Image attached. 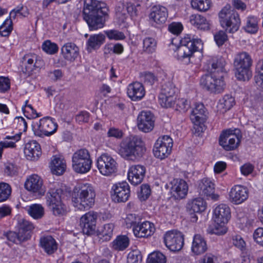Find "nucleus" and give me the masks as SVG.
I'll return each mask as SVG.
<instances>
[{
	"mask_svg": "<svg viewBox=\"0 0 263 263\" xmlns=\"http://www.w3.org/2000/svg\"><path fill=\"white\" fill-rule=\"evenodd\" d=\"M32 128L34 134L37 136H49L57 131L58 124L51 118L47 117L34 123L32 125Z\"/></svg>",
	"mask_w": 263,
	"mask_h": 263,
	"instance_id": "nucleus-10",
	"label": "nucleus"
},
{
	"mask_svg": "<svg viewBox=\"0 0 263 263\" xmlns=\"http://www.w3.org/2000/svg\"><path fill=\"white\" fill-rule=\"evenodd\" d=\"M141 78L144 81L145 83L149 85H152L156 81L155 76L151 72H144L141 74Z\"/></svg>",
	"mask_w": 263,
	"mask_h": 263,
	"instance_id": "nucleus-58",
	"label": "nucleus"
},
{
	"mask_svg": "<svg viewBox=\"0 0 263 263\" xmlns=\"http://www.w3.org/2000/svg\"><path fill=\"white\" fill-rule=\"evenodd\" d=\"M18 232L21 239L27 240L31 237V233L34 229L32 223L21 218L18 222Z\"/></svg>",
	"mask_w": 263,
	"mask_h": 263,
	"instance_id": "nucleus-33",
	"label": "nucleus"
},
{
	"mask_svg": "<svg viewBox=\"0 0 263 263\" xmlns=\"http://www.w3.org/2000/svg\"><path fill=\"white\" fill-rule=\"evenodd\" d=\"M142 260V257L140 252L135 250L128 253L126 263H141Z\"/></svg>",
	"mask_w": 263,
	"mask_h": 263,
	"instance_id": "nucleus-50",
	"label": "nucleus"
},
{
	"mask_svg": "<svg viewBox=\"0 0 263 263\" xmlns=\"http://www.w3.org/2000/svg\"><path fill=\"white\" fill-rule=\"evenodd\" d=\"M156 46L157 42L152 37H146L143 41V51L146 53H151L154 52Z\"/></svg>",
	"mask_w": 263,
	"mask_h": 263,
	"instance_id": "nucleus-45",
	"label": "nucleus"
},
{
	"mask_svg": "<svg viewBox=\"0 0 263 263\" xmlns=\"http://www.w3.org/2000/svg\"><path fill=\"white\" fill-rule=\"evenodd\" d=\"M11 193L10 186L6 183H0V202L6 201Z\"/></svg>",
	"mask_w": 263,
	"mask_h": 263,
	"instance_id": "nucleus-47",
	"label": "nucleus"
},
{
	"mask_svg": "<svg viewBox=\"0 0 263 263\" xmlns=\"http://www.w3.org/2000/svg\"><path fill=\"white\" fill-rule=\"evenodd\" d=\"M234 104V98L231 95H227L220 100L218 107L220 109H222V112H224L230 109Z\"/></svg>",
	"mask_w": 263,
	"mask_h": 263,
	"instance_id": "nucleus-39",
	"label": "nucleus"
},
{
	"mask_svg": "<svg viewBox=\"0 0 263 263\" xmlns=\"http://www.w3.org/2000/svg\"><path fill=\"white\" fill-rule=\"evenodd\" d=\"M164 242L166 247L171 251H180L184 245V235L177 230L166 232L163 236Z\"/></svg>",
	"mask_w": 263,
	"mask_h": 263,
	"instance_id": "nucleus-13",
	"label": "nucleus"
},
{
	"mask_svg": "<svg viewBox=\"0 0 263 263\" xmlns=\"http://www.w3.org/2000/svg\"><path fill=\"white\" fill-rule=\"evenodd\" d=\"M92 160L89 152L86 149L76 151L72 157V166L78 173L84 174L88 172L91 167Z\"/></svg>",
	"mask_w": 263,
	"mask_h": 263,
	"instance_id": "nucleus-8",
	"label": "nucleus"
},
{
	"mask_svg": "<svg viewBox=\"0 0 263 263\" xmlns=\"http://www.w3.org/2000/svg\"><path fill=\"white\" fill-rule=\"evenodd\" d=\"M144 143L138 136L124 139L120 144L119 154L124 158L141 157L145 152Z\"/></svg>",
	"mask_w": 263,
	"mask_h": 263,
	"instance_id": "nucleus-3",
	"label": "nucleus"
},
{
	"mask_svg": "<svg viewBox=\"0 0 263 263\" xmlns=\"http://www.w3.org/2000/svg\"><path fill=\"white\" fill-rule=\"evenodd\" d=\"M168 30L174 34H179L183 29L182 24L180 23L173 22L169 25Z\"/></svg>",
	"mask_w": 263,
	"mask_h": 263,
	"instance_id": "nucleus-59",
	"label": "nucleus"
},
{
	"mask_svg": "<svg viewBox=\"0 0 263 263\" xmlns=\"http://www.w3.org/2000/svg\"><path fill=\"white\" fill-rule=\"evenodd\" d=\"M173 142L168 136L159 137L155 143L153 153L155 156L160 159L167 157L172 151Z\"/></svg>",
	"mask_w": 263,
	"mask_h": 263,
	"instance_id": "nucleus-14",
	"label": "nucleus"
},
{
	"mask_svg": "<svg viewBox=\"0 0 263 263\" xmlns=\"http://www.w3.org/2000/svg\"><path fill=\"white\" fill-rule=\"evenodd\" d=\"M252 64L251 56L246 52H242L236 54L234 66L236 70L235 75L239 80L249 81L252 77V73L250 67Z\"/></svg>",
	"mask_w": 263,
	"mask_h": 263,
	"instance_id": "nucleus-5",
	"label": "nucleus"
},
{
	"mask_svg": "<svg viewBox=\"0 0 263 263\" xmlns=\"http://www.w3.org/2000/svg\"><path fill=\"white\" fill-rule=\"evenodd\" d=\"M129 243V238L126 236H119L112 242V247L116 250L123 251L128 247Z\"/></svg>",
	"mask_w": 263,
	"mask_h": 263,
	"instance_id": "nucleus-40",
	"label": "nucleus"
},
{
	"mask_svg": "<svg viewBox=\"0 0 263 263\" xmlns=\"http://www.w3.org/2000/svg\"><path fill=\"white\" fill-rule=\"evenodd\" d=\"M42 48L45 52L50 54H54L58 51V45L49 40L45 41L42 44Z\"/></svg>",
	"mask_w": 263,
	"mask_h": 263,
	"instance_id": "nucleus-48",
	"label": "nucleus"
},
{
	"mask_svg": "<svg viewBox=\"0 0 263 263\" xmlns=\"http://www.w3.org/2000/svg\"><path fill=\"white\" fill-rule=\"evenodd\" d=\"M205 202L202 198L195 199L187 204V209L191 212L201 213L205 210Z\"/></svg>",
	"mask_w": 263,
	"mask_h": 263,
	"instance_id": "nucleus-38",
	"label": "nucleus"
},
{
	"mask_svg": "<svg viewBox=\"0 0 263 263\" xmlns=\"http://www.w3.org/2000/svg\"><path fill=\"white\" fill-rule=\"evenodd\" d=\"M171 193L176 199L183 198L188 191L186 182L182 179H174L172 182Z\"/></svg>",
	"mask_w": 263,
	"mask_h": 263,
	"instance_id": "nucleus-29",
	"label": "nucleus"
},
{
	"mask_svg": "<svg viewBox=\"0 0 263 263\" xmlns=\"http://www.w3.org/2000/svg\"><path fill=\"white\" fill-rule=\"evenodd\" d=\"M137 126L140 130L144 133L152 130L154 127L153 114L149 111L141 112L137 118Z\"/></svg>",
	"mask_w": 263,
	"mask_h": 263,
	"instance_id": "nucleus-23",
	"label": "nucleus"
},
{
	"mask_svg": "<svg viewBox=\"0 0 263 263\" xmlns=\"http://www.w3.org/2000/svg\"><path fill=\"white\" fill-rule=\"evenodd\" d=\"M140 221V218L135 214H129L125 219V222L127 227H134Z\"/></svg>",
	"mask_w": 263,
	"mask_h": 263,
	"instance_id": "nucleus-53",
	"label": "nucleus"
},
{
	"mask_svg": "<svg viewBox=\"0 0 263 263\" xmlns=\"http://www.w3.org/2000/svg\"><path fill=\"white\" fill-rule=\"evenodd\" d=\"M28 213L34 219H38L43 216L44 209L41 204H33L29 207Z\"/></svg>",
	"mask_w": 263,
	"mask_h": 263,
	"instance_id": "nucleus-42",
	"label": "nucleus"
},
{
	"mask_svg": "<svg viewBox=\"0 0 263 263\" xmlns=\"http://www.w3.org/2000/svg\"><path fill=\"white\" fill-rule=\"evenodd\" d=\"M145 168L141 165H134L130 166L128 172V179L134 185L141 183L145 174Z\"/></svg>",
	"mask_w": 263,
	"mask_h": 263,
	"instance_id": "nucleus-25",
	"label": "nucleus"
},
{
	"mask_svg": "<svg viewBox=\"0 0 263 263\" xmlns=\"http://www.w3.org/2000/svg\"><path fill=\"white\" fill-rule=\"evenodd\" d=\"M248 197V189L240 185H234L229 193L230 200L236 204L242 203Z\"/></svg>",
	"mask_w": 263,
	"mask_h": 263,
	"instance_id": "nucleus-24",
	"label": "nucleus"
},
{
	"mask_svg": "<svg viewBox=\"0 0 263 263\" xmlns=\"http://www.w3.org/2000/svg\"><path fill=\"white\" fill-rule=\"evenodd\" d=\"M200 84L203 88L214 93L222 92L225 86L223 75L217 76L215 71L203 76L201 78Z\"/></svg>",
	"mask_w": 263,
	"mask_h": 263,
	"instance_id": "nucleus-9",
	"label": "nucleus"
},
{
	"mask_svg": "<svg viewBox=\"0 0 263 263\" xmlns=\"http://www.w3.org/2000/svg\"><path fill=\"white\" fill-rule=\"evenodd\" d=\"M208 112L203 104L200 103L196 105L193 109L191 119L192 122L197 127L196 128L198 132H202L204 129V123L207 120Z\"/></svg>",
	"mask_w": 263,
	"mask_h": 263,
	"instance_id": "nucleus-18",
	"label": "nucleus"
},
{
	"mask_svg": "<svg viewBox=\"0 0 263 263\" xmlns=\"http://www.w3.org/2000/svg\"><path fill=\"white\" fill-rule=\"evenodd\" d=\"M231 217L230 208L226 204H221L214 210L213 218L215 223L214 228L211 233L217 235L224 234L227 232L226 224Z\"/></svg>",
	"mask_w": 263,
	"mask_h": 263,
	"instance_id": "nucleus-6",
	"label": "nucleus"
},
{
	"mask_svg": "<svg viewBox=\"0 0 263 263\" xmlns=\"http://www.w3.org/2000/svg\"><path fill=\"white\" fill-rule=\"evenodd\" d=\"M105 34H106L107 36L110 40H123L125 37L123 32L116 30H110L106 31H105Z\"/></svg>",
	"mask_w": 263,
	"mask_h": 263,
	"instance_id": "nucleus-55",
	"label": "nucleus"
},
{
	"mask_svg": "<svg viewBox=\"0 0 263 263\" xmlns=\"http://www.w3.org/2000/svg\"><path fill=\"white\" fill-rule=\"evenodd\" d=\"M7 236L8 240L14 243L22 242L26 241V240H23L21 239L20 236V233L18 231V233L10 232L7 234Z\"/></svg>",
	"mask_w": 263,
	"mask_h": 263,
	"instance_id": "nucleus-62",
	"label": "nucleus"
},
{
	"mask_svg": "<svg viewBox=\"0 0 263 263\" xmlns=\"http://www.w3.org/2000/svg\"><path fill=\"white\" fill-rule=\"evenodd\" d=\"M168 12L167 9L160 5L153 6L149 14V20L152 25L155 27L164 24L167 19Z\"/></svg>",
	"mask_w": 263,
	"mask_h": 263,
	"instance_id": "nucleus-21",
	"label": "nucleus"
},
{
	"mask_svg": "<svg viewBox=\"0 0 263 263\" xmlns=\"http://www.w3.org/2000/svg\"><path fill=\"white\" fill-rule=\"evenodd\" d=\"M226 65V61L222 58L218 59L216 62H213L212 64V69H214L213 71H215V73H222L225 71L224 66Z\"/></svg>",
	"mask_w": 263,
	"mask_h": 263,
	"instance_id": "nucleus-54",
	"label": "nucleus"
},
{
	"mask_svg": "<svg viewBox=\"0 0 263 263\" xmlns=\"http://www.w3.org/2000/svg\"><path fill=\"white\" fill-rule=\"evenodd\" d=\"M22 63L24 66L23 71L26 74H31L38 71L44 65L43 60L35 54L29 53L23 58Z\"/></svg>",
	"mask_w": 263,
	"mask_h": 263,
	"instance_id": "nucleus-16",
	"label": "nucleus"
},
{
	"mask_svg": "<svg viewBox=\"0 0 263 263\" xmlns=\"http://www.w3.org/2000/svg\"><path fill=\"white\" fill-rule=\"evenodd\" d=\"M66 162L63 159L57 156H53L50 163L52 173L57 175L63 174L66 170Z\"/></svg>",
	"mask_w": 263,
	"mask_h": 263,
	"instance_id": "nucleus-35",
	"label": "nucleus"
},
{
	"mask_svg": "<svg viewBox=\"0 0 263 263\" xmlns=\"http://www.w3.org/2000/svg\"><path fill=\"white\" fill-rule=\"evenodd\" d=\"M12 30V20L10 18H7L0 26V34L3 36H7L9 35Z\"/></svg>",
	"mask_w": 263,
	"mask_h": 263,
	"instance_id": "nucleus-49",
	"label": "nucleus"
},
{
	"mask_svg": "<svg viewBox=\"0 0 263 263\" xmlns=\"http://www.w3.org/2000/svg\"><path fill=\"white\" fill-rule=\"evenodd\" d=\"M199 193L202 196L210 197L214 200H217L219 195L214 194V184L208 178H203L199 184Z\"/></svg>",
	"mask_w": 263,
	"mask_h": 263,
	"instance_id": "nucleus-27",
	"label": "nucleus"
},
{
	"mask_svg": "<svg viewBox=\"0 0 263 263\" xmlns=\"http://www.w3.org/2000/svg\"><path fill=\"white\" fill-rule=\"evenodd\" d=\"M25 187L36 196H43L46 192L43 179L36 174L32 175L27 179L25 183Z\"/></svg>",
	"mask_w": 263,
	"mask_h": 263,
	"instance_id": "nucleus-17",
	"label": "nucleus"
},
{
	"mask_svg": "<svg viewBox=\"0 0 263 263\" xmlns=\"http://www.w3.org/2000/svg\"><path fill=\"white\" fill-rule=\"evenodd\" d=\"M243 29L249 33L254 34L256 33L258 29L257 18L254 16L247 17Z\"/></svg>",
	"mask_w": 263,
	"mask_h": 263,
	"instance_id": "nucleus-41",
	"label": "nucleus"
},
{
	"mask_svg": "<svg viewBox=\"0 0 263 263\" xmlns=\"http://www.w3.org/2000/svg\"><path fill=\"white\" fill-rule=\"evenodd\" d=\"M133 230L137 237H147L154 233L155 228L153 223L145 221L139 223L133 227Z\"/></svg>",
	"mask_w": 263,
	"mask_h": 263,
	"instance_id": "nucleus-26",
	"label": "nucleus"
},
{
	"mask_svg": "<svg viewBox=\"0 0 263 263\" xmlns=\"http://www.w3.org/2000/svg\"><path fill=\"white\" fill-rule=\"evenodd\" d=\"M219 142L225 150L232 151L238 147L240 138L236 133H233V130L229 129L222 132Z\"/></svg>",
	"mask_w": 263,
	"mask_h": 263,
	"instance_id": "nucleus-19",
	"label": "nucleus"
},
{
	"mask_svg": "<svg viewBox=\"0 0 263 263\" xmlns=\"http://www.w3.org/2000/svg\"><path fill=\"white\" fill-rule=\"evenodd\" d=\"M96 192L94 188L88 183L79 185L74 190L72 201L74 207L80 210L89 209L95 203Z\"/></svg>",
	"mask_w": 263,
	"mask_h": 263,
	"instance_id": "nucleus-2",
	"label": "nucleus"
},
{
	"mask_svg": "<svg viewBox=\"0 0 263 263\" xmlns=\"http://www.w3.org/2000/svg\"><path fill=\"white\" fill-rule=\"evenodd\" d=\"M112 190V200L116 202H124L126 201L130 196V189L126 182H120L113 185Z\"/></svg>",
	"mask_w": 263,
	"mask_h": 263,
	"instance_id": "nucleus-20",
	"label": "nucleus"
},
{
	"mask_svg": "<svg viewBox=\"0 0 263 263\" xmlns=\"http://www.w3.org/2000/svg\"><path fill=\"white\" fill-rule=\"evenodd\" d=\"M190 22L196 28L201 30H208L210 28V24L205 17L198 14H192L190 16Z\"/></svg>",
	"mask_w": 263,
	"mask_h": 263,
	"instance_id": "nucleus-37",
	"label": "nucleus"
},
{
	"mask_svg": "<svg viewBox=\"0 0 263 263\" xmlns=\"http://www.w3.org/2000/svg\"><path fill=\"white\" fill-rule=\"evenodd\" d=\"M89 118V113L86 111H83L76 116V120L79 123H84L88 121Z\"/></svg>",
	"mask_w": 263,
	"mask_h": 263,
	"instance_id": "nucleus-63",
	"label": "nucleus"
},
{
	"mask_svg": "<svg viewBox=\"0 0 263 263\" xmlns=\"http://www.w3.org/2000/svg\"><path fill=\"white\" fill-rule=\"evenodd\" d=\"M97 215L93 211H90L82 216L80 219V226L84 234H92L96 229Z\"/></svg>",
	"mask_w": 263,
	"mask_h": 263,
	"instance_id": "nucleus-22",
	"label": "nucleus"
},
{
	"mask_svg": "<svg viewBox=\"0 0 263 263\" xmlns=\"http://www.w3.org/2000/svg\"><path fill=\"white\" fill-rule=\"evenodd\" d=\"M105 37L102 33L90 35L87 42V49L89 52L100 48L105 41Z\"/></svg>",
	"mask_w": 263,
	"mask_h": 263,
	"instance_id": "nucleus-36",
	"label": "nucleus"
},
{
	"mask_svg": "<svg viewBox=\"0 0 263 263\" xmlns=\"http://www.w3.org/2000/svg\"><path fill=\"white\" fill-rule=\"evenodd\" d=\"M166 259L164 255L159 251L151 253L147 258V263H166Z\"/></svg>",
	"mask_w": 263,
	"mask_h": 263,
	"instance_id": "nucleus-46",
	"label": "nucleus"
},
{
	"mask_svg": "<svg viewBox=\"0 0 263 263\" xmlns=\"http://www.w3.org/2000/svg\"><path fill=\"white\" fill-rule=\"evenodd\" d=\"M127 93L133 101H136L140 100L144 97L145 91L142 83L135 82L128 86Z\"/></svg>",
	"mask_w": 263,
	"mask_h": 263,
	"instance_id": "nucleus-30",
	"label": "nucleus"
},
{
	"mask_svg": "<svg viewBox=\"0 0 263 263\" xmlns=\"http://www.w3.org/2000/svg\"><path fill=\"white\" fill-rule=\"evenodd\" d=\"M24 154L28 160H37L42 154L40 144L35 140L29 141L25 144Z\"/></svg>",
	"mask_w": 263,
	"mask_h": 263,
	"instance_id": "nucleus-28",
	"label": "nucleus"
},
{
	"mask_svg": "<svg viewBox=\"0 0 263 263\" xmlns=\"http://www.w3.org/2000/svg\"><path fill=\"white\" fill-rule=\"evenodd\" d=\"M97 166L100 173L104 176H109L117 172V163L107 154H103L98 157Z\"/></svg>",
	"mask_w": 263,
	"mask_h": 263,
	"instance_id": "nucleus-12",
	"label": "nucleus"
},
{
	"mask_svg": "<svg viewBox=\"0 0 263 263\" xmlns=\"http://www.w3.org/2000/svg\"><path fill=\"white\" fill-rule=\"evenodd\" d=\"M232 243L236 247L243 250L246 248V242L240 235H235L233 237Z\"/></svg>",
	"mask_w": 263,
	"mask_h": 263,
	"instance_id": "nucleus-57",
	"label": "nucleus"
},
{
	"mask_svg": "<svg viewBox=\"0 0 263 263\" xmlns=\"http://www.w3.org/2000/svg\"><path fill=\"white\" fill-rule=\"evenodd\" d=\"M191 5L194 9L200 11H206L211 6L210 0H192Z\"/></svg>",
	"mask_w": 263,
	"mask_h": 263,
	"instance_id": "nucleus-44",
	"label": "nucleus"
},
{
	"mask_svg": "<svg viewBox=\"0 0 263 263\" xmlns=\"http://www.w3.org/2000/svg\"><path fill=\"white\" fill-rule=\"evenodd\" d=\"M40 245L45 252L48 255L54 253L58 249V244L51 236L43 237L40 239Z\"/></svg>",
	"mask_w": 263,
	"mask_h": 263,
	"instance_id": "nucleus-34",
	"label": "nucleus"
},
{
	"mask_svg": "<svg viewBox=\"0 0 263 263\" xmlns=\"http://www.w3.org/2000/svg\"><path fill=\"white\" fill-rule=\"evenodd\" d=\"M114 227V226L112 223L104 225L99 231V237L105 241L109 240L112 235Z\"/></svg>",
	"mask_w": 263,
	"mask_h": 263,
	"instance_id": "nucleus-43",
	"label": "nucleus"
},
{
	"mask_svg": "<svg viewBox=\"0 0 263 263\" xmlns=\"http://www.w3.org/2000/svg\"><path fill=\"white\" fill-rule=\"evenodd\" d=\"M214 40L217 45L219 47L228 40V36L223 31H219L214 35Z\"/></svg>",
	"mask_w": 263,
	"mask_h": 263,
	"instance_id": "nucleus-56",
	"label": "nucleus"
},
{
	"mask_svg": "<svg viewBox=\"0 0 263 263\" xmlns=\"http://www.w3.org/2000/svg\"><path fill=\"white\" fill-rule=\"evenodd\" d=\"M108 11L104 3L97 0L84 1L83 17L90 30H96L104 27Z\"/></svg>",
	"mask_w": 263,
	"mask_h": 263,
	"instance_id": "nucleus-1",
	"label": "nucleus"
},
{
	"mask_svg": "<svg viewBox=\"0 0 263 263\" xmlns=\"http://www.w3.org/2000/svg\"><path fill=\"white\" fill-rule=\"evenodd\" d=\"M151 194V190L148 184H142L140 191L138 193V197L141 201L146 200Z\"/></svg>",
	"mask_w": 263,
	"mask_h": 263,
	"instance_id": "nucleus-52",
	"label": "nucleus"
},
{
	"mask_svg": "<svg viewBox=\"0 0 263 263\" xmlns=\"http://www.w3.org/2000/svg\"><path fill=\"white\" fill-rule=\"evenodd\" d=\"M253 237L256 242L263 246V228L257 229L253 234Z\"/></svg>",
	"mask_w": 263,
	"mask_h": 263,
	"instance_id": "nucleus-61",
	"label": "nucleus"
},
{
	"mask_svg": "<svg viewBox=\"0 0 263 263\" xmlns=\"http://www.w3.org/2000/svg\"><path fill=\"white\" fill-rule=\"evenodd\" d=\"M61 190L50 189L47 194V204L56 216L62 215L66 212L65 206L61 201Z\"/></svg>",
	"mask_w": 263,
	"mask_h": 263,
	"instance_id": "nucleus-11",
	"label": "nucleus"
},
{
	"mask_svg": "<svg viewBox=\"0 0 263 263\" xmlns=\"http://www.w3.org/2000/svg\"><path fill=\"white\" fill-rule=\"evenodd\" d=\"M190 108V102L185 99L180 98L177 101L176 110L184 113Z\"/></svg>",
	"mask_w": 263,
	"mask_h": 263,
	"instance_id": "nucleus-51",
	"label": "nucleus"
},
{
	"mask_svg": "<svg viewBox=\"0 0 263 263\" xmlns=\"http://www.w3.org/2000/svg\"><path fill=\"white\" fill-rule=\"evenodd\" d=\"M64 58L69 61L73 62L79 54V47L73 43L65 44L61 48Z\"/></svg>",
	"mask_w": 263,
	"mask_h": 263,
	"instance_id": "nucleus-31",
	"label": "nucleus"
},
{
	"mask_svg": "<svg viewBox=\"0 0 263 263\" xmlns=\"http://www.w3.org/2000/svg\"><path fill=\"white\" fill-rule=\"evenodd\" d=\"M202 47L203 43L200 39H191L187 35L180 41V45L176 50V58L178 60L189 63L193 53L202 49Z\"/></svg>",
	"mask_w": 263,
	"mask_h": 263,
	"instance_id": "nucleus-4",
	"label": "nucleus"
},
{
	"mask_svg": "<svg viewBox=\"0 0 263 263\" xmlns=\"http://www.w3.org/2000/svg\"><path fill=\"white\" fill-rule=\"evenodd\" d=\"M191 249L195 255L204 253L208 249L205 239L199 234L195 235L193 238Z\"/></svg>",
	"mask_w": 263,
	"mask_h": 263,
	"instance_id": "nucleus-32",
	"label": "nucleus"
},
{
	"mask_svg": "<svg viewBox=\"0 0 263 263\" xmlns=\"http://www.w3.org/2000/svg\"><path fill=\"white\" fill-rule=\"evenodd\" d=\"M23 110L24 113H29L30 114V118H36L41 116V115L37 113L31 105L26 104L24 108H23Z\"/></svg>",
	"mask_w": 263,
	"mask_h": 263,
	"instance_id": "nucleus-64",
	"label": "nucleus"
},
{
	"mask_svg": "<svg viewBox=\"0 0 263 263\" xmlns=\"http://www.w3.org/2000/svg\"><path fill=\"white\" fill-rule=\"evenodd\" d=\"M107 135L108 137H113L117 139H120L123 136V132L119 128L111 127L107 132Z\"/></svg>",
	"mask_w": 263,
	"mask_h": 263,
	"instance_id": "nucleus-60",
	"label": "nucleus"
},
{
	"mask_svg": "<svg viewBox=\"0 0 263 263\" xmlns=\"http://www.w3.org/2000/svg\"><path fill=\"white\" fill-rule=\"evenodd\" d=\"M177 88L172 83L164 84L159 96V101L161 106L164 108L171 107L175 103Z\"/></svg>",
	"mask_w": 263,
	"mask_h": 263,
	"instance_id": "nucleus-15",
	"label": "nucleus"
},
{
	"mask_svg": "<svg viewBox=\"0 0 263 263\" xmlns=\"http://www.w3.org/2000/svg\"><path fill=\"white\" fill-rule=\"evenodd\" d=\"M219 17L221 26L227 31L234 33L238 30L241 24L239 15L230 6H225L219 12Z\"/></svg>",
	"mask_w": 263,
	"mask_h": 263,
	"instance_id": "nucleus-7",
	"label": "nucleus"
}]
</instances>
